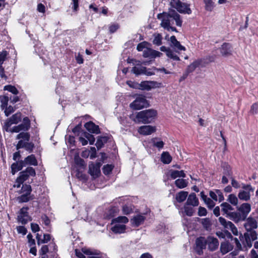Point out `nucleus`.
<instances>
[{
	"label": "nucleus",
	"instance_id": "obj_4",
	"mask_svg": "<svg viewBox=\"0 0 258 258\" xmlns=\"http://www.w3.org/2000/svg\"><path fill=\"white\" fill-rule=\"evenodd\" d=\"M30 135L27 132H21L16 136V139L20 140L16 145L17 150L24 148L29 153H32L34 148V144L29 142Z\"/></svg>",
	"mask_w": 258,
	"mask_h": 258
},
{
	"label": "nucleus",
	"instance_id": "obj_63",
	"mask_svg": "<svg viewBox=\"0 0 258 258\" xmlns=\"http://www.w3.org/2000/svg\"><path fill=\"white\" fill-rule=\"evenodd\" d=\"M48 251V247L46 245H43L40 250H39V253L40 255H44L46 254V253Z\"/></svg>",
	"mask_w": 258,
	"mask_h": 258
},
{
	"label": "nucleus",
	"instance_id": "obj_27",
	"mask_svg": "<svg viewBox=\"0 0 258 258\" xmlns=\"http://www.w3.org/2000/svg\"><path fill=\"white\" fill-rule=\"evenodd\" d=\"M203 61L202 59H198L194 61L192 63L187 67L186 71L188 73H190L194 72L195 69L199 66L204 67V65H203Z\"/></svg>",
	"mask_w": 258,
	"mask_h": 258
},
{
	"label": "nucleus",
	"instance_id": "obj_56",
	"mask_svg": "<svg viewBox=\"0 0 258 258\" xmlns=\"http://www.w3.org/2000/svg\"><path fill=\"white\" fill-rule=\"evenodd\" d=\"M215 56H209L207 57L205 59L203 60V65H204V67L205 66L206 64H208L210 62H213L215 60Z\"/></svg>",
	"mask_w": 258,
	"mask_h": 258
},
{
	"label": "nucleus",
	"instance_id": "obj_17",
	"mask_svg": "<svg viewBox=\"0 0 258 258\" xmlns=\"http://www.w3.org/2000/svg\"><path fill=\"white\" fill-rule=\"evenodd\" d=\"M207 245H208V248L211 251H214L218 247V240L214 237L208 236L207 238Z\"/></svg>",
	"mask_w": 258,
	"mask_h": 258
},
{
	"label": "nucleus",
	"instance_id": "obj_12",
	"mask_svg": "<svg viewBox=\"0 0 258 258\" xmlns=\"http://www.w3.org/2000/svg\"><path fill=\"white\" fill-rule=\"evenodd\" d=\"M21 113L20 112H17L6 119L4 126H6L7 128L11 127L12 124L18 123L21 121Z\"/></svg>",
	"mask_w": 258,
	"mask_h": 258
},
{
	"label": "nucleus",
	"instance_id": "obj_6",
	"mask_svg": "<svg viewBox=\"0 0 258 258\" xmlns=\"http://www.w3.org/2000/svg\"><path fill=\"white\" fill-rule=\"evenodd\" d=\"M242 189L239 191L238 197L241 201L247 202L250 199V193L253 192L254 188L250 184H242Z\"/></svg>",
	"mask_w": 258,
	"mask_h": 258
},
{
	"label": "nucleus",
	"instance_id": "obj_52",
	"mask_svg": "<svg viewBox=\"0 0 258 258\" xmlns=\"http://www.w3.org/2000/svg\"><path fill=\"white\" fill-rule=\"evenodd\" d=\"M206 4V9L207 10L211 11L214 7V3L212 0H206L205 1Z\"/></svg>",
	"mask_w": 258,
	"mask_h": 258
},
{
	"label": "nucleus",
	"instance_id": "obj_39",
	"mask_svg": "<svg viewBox=\"0 0 258 258\" xmlns=\"http://www.w3.org/2000/svg\"><path fill=\"white\" fill-rule=\"evenodd\" d=\"M170 176L172 179H175L178 177H185V174L183 170H173L171 172Z\"/></svg>",
	"mask_w": 258,
	"mask_h": 258
},
{
	"label": "nucleus",
	"instance_id": "obj_21",
	"mask_svg": "<svg viewBox=\"0 0 258 258\" xmlns=\"http://www.w3.org/2000/svg\"><path fill=\"white\" fill-rule=\"evenodd\" d=\"M220 50L222 56H228L231 54L232 46L228 43H224L220 48Z\"/></svg>",
	"mask_w": 258,
	"mask_h": 258
},
{
	"label": "nucleus",
	"instance_id": "obj_1",
	"mask_svg": "<svg viewBox=\"0 0 258 258\" xmlns=\"http://www.w3.org/2000/svg\"><path fill=\"white\" fill-rule=\"evenodd\" d=\"M173 20L175 21L177 26H181L182 21L180 19V16L175 10L170 9L167 13L162 14L161 26L169 31H176V28L171 26L173 24Z\"/></svg>",
	"mask_w": 258,
	"mask_h": 258
},
{
	"label": "nucleus",
	"instance_id": "obj_32",
	"mask_svg": "<svg viewBox=\"0 0 258 258\" xmlns=\"http://www.w3.org/2000/svg\"><path fill=\"white\" fill-rule=\"evenodd\" d=\"M34 196L33 195H28L26 194H22L20 196L17 197V201L19 203H26L28 201L33 200Z\"/></svg>",
	"mask_w": 258,
	"mask_h": 258
},
{
	"label": "nucleus",
	"instance_id": "obj_22",
	"mask_svg": "<svg viewBox=\"0 0 258 258\" xmlns=\"http://www.w3.org/2000/svg\"><path fill=\"white\" fill-rule=\"evenodd\" d=\"M84 126L87 130L91 133L96 134H98L100 133V129L99 126L96 125L92 121H89L86 123Z\"/></svg>",
	"mask_w": 258,
	"mask_h": 258
},
{
	"label": "nucleus",
	"instance_id": "obj_19",
	"mask_svg": "<svg viewBox=\"0 0 258 258\" xmlns=\"http://www.w3.org/2000/svg\"><path fill=\"white\" fill-rule=\"evenodd\" d=\"M155 131V127L151 125H143L138 129V132L143 135H149Z\"/></svg>",
	"mask_w": 258,
	"mask_h": 258
},
{
	"label": "nucleus",
	"instance_id": "obj_40",
	"mask_svg": "<svg viewBox=\"0 0 258 258\" xmlns=\"http://www.w3.org/2000/svg\"><path fill=\"white\" fill-rule=\"evenodd\" d=\"M187 181L184 179H178L175 181V184L179 188H183L187 186Z\"/></svg>",
	"mask_w": 258,
	"mask_h": 258
},
{
	"label": "nucleus",
	"instance_id": "obj_20",
	"mask_svg": "<svg viewBox=\"0 0 258 258\" xmlns=\"http://www.w3.org/2000/svg\"><path fill=\"white\" fill-rule=\"evenodd\" d=\"M196 245L198 253L201 254L202 249L206 248L207 245V238L200 237L196 239Z\"/></svg>",
	"mask_w": 258,
	"mask_h": 258
},
{
	"label": "nucleus",
	"instance_id": "obj_15",
	"mask_svg": "<svg viewBox=\"0 0 258 258\" xmlns=\"http://www.w3.org/2000/svg\"><path fill=\"white\" fill-rule=\"evenodd\" d=\"M246 231V232L244 234V236L247 245L250 247L252 246L251 241L257 239V234L253 230Z\"/></svg>",
	"mask_w": 258,
	"mask_h": 258
},
{
	"label": "nucleus",
	"instance_id": "obj_9",
	"mask_svg": "<svg viewBox=\"0 0 258 258\" xmlns=\"http://www.w3.org/2000/svg\"><path fill=\"white\" fill-rule=\"evenodd\" d=\"M101 165V163L99 162L95 163L93 162H90L89 163L88 173L93 178H96L100 175L101 173L100 168Z\"/></svg>",
	"mask_w": 258,
	"mask_h": 258
},
{
	"label": "nucleus",
	"instance_id": "obj_28",
	"mask_svg": "<svg viewBox=\"0 0 258 258\" xmlns=\"http://www.w3.org/2000/svg\"><path fill=\"white\" fill-rule=\"evenodd\" d=\"M23 167H25L22 163V160L16 161L11 165V173L14 175L16 172L22 170Z\"/></svg>",
	"mask_w": 258,
	"mask_h": 258
},
{
	"label": "nucleus",
	"instance_id": "obj_54",
	"mask_svg": "<svg viewBox=\"0 0 258 258\" xmlns=\"http://www.w3.org/2000/svg\"><path fill=\"white\" fill-rule=\"evenodd\" d=\"M5 114L6 116H9L11 113L15 111V109L12 106H6L5 107Z\"/></svg>",
	"mask_w": 258,
	"mask_h": 258
},
{
	"label": "nucleus",
	"instance_id": "obj_45",
	"mask_svg": "<svg viewBox=\"0 0 258 258\" xmlns=\"http://www.w3.org/2000/svg\"><path fill=\"white\" fill-rule=\"evenodd\" d=\"M82 251L84 254L88 255H98L99 254V251L96 250H91L90 249L82 248Z\"/></svg>",
	"mask_w": 258,
	"mask_h": 258
},
{
	"label": "nucleus",
	"instance_id": "obj_31",
	"mask_svg": "<svg viewBox=\"0 0 258 258\" xmlns=\"http://www.w3.org/2000/svg\"><path fill=\"white\" fill-rule=\"evenodd\" d=\"M145 219V217L141 215H138L131 219L132 224L136 227L141 225Z\"/></svg>",
	"mask_w": 258,
	"mask_h": 258
},
{
	"label": "nucleus",
	"instance_id": "obj_53",
	"mask_svg": "<svg viewBox=\"0 0 258 258\" xmlns=\"http://www.w3.org/2000/svg\"><path fill=\"white\" fill-rule=\"evenodd\" d=\"M250 113L253 115L258 113V102L254 103L251 106Z\"/></svg>",
	"mask_w": 258,
	"mask_h": 258
},
{
	"label": "nucleus",
	"instance_id": "obj_43",
	"mask_svg": "<svg viewBox=\"0 0 258 258\" xmlns=\"http://www.w3.org/2000/svg\"><path fill=\"white\" fill-rule=\"evenodd\" d=\"M32 188L30 185L29 184H23L21 188V193L22 194H26L28 195H32Z\"/></svg>",
	"mask_w": 258,
	"mask_h": 258
},
{
	"label": "nucleus",
	"instance_id": "obj_44",
	"mask_svg": "<svg viewBox=\"0 0 258 258\" xmlns=\"http://www.w3.org/2000/svg\"><path fill=\"white\" fill-rule=\"evenodd\" d=\"M9 100V97L7 95L0 96V101L2 103L1 107L3 109H4L8 105Z\"/></svg>",
	"mask_w": 258,
	"mask_h": 258
},
{
	"label": "nucleus",
	"instance_id": "obj_26",
	"mask_svg": "<svg viewBox=\"0 0 258 258\" xmlns=\"http://www.w3.org/2000/svg\"><path fill=\"white\" fill-rule=\"evenodd\" d=\"M20 131L26 132L28 131L30 127V120L28 117H25L23 119V122L18 125Z\"/></svg>",
	"mask_w": 258,
	"mask_h": 258
},
{
	"label": "nucleus",
	"instance_id": "obj_33",
	"mask_svg": "<svg viewBox=\"0 0 258 258\" xmlns=\"http://www.w3.org/2000/svg\"><path fill=\"white\" fill-rule=\"evenodd\" d=\"M188 196V192L180 191L176 195V200L177 202L180 203L185 200Z\"/></svg>",
	"mask_w": 258,
	"mask_h": 258
},
{
	"label": "nucleus",
	"instance_id": "obj_64",
	"mask_svg": "<svg viewBox=\"0 0 258 258\" xmlns=\"http://www.w3.org/2000/svg\"><path fill=\"white\" fill-rule=\"evenodd\" d=\"M76 176L80 180H82L84 181H86L87 178V176L86 174H84L80 172H78V173L76 174Z\"/></svg>",
	"mask_w": 258,
	"mask_h": 258
},
{
	"label": "nucleus",
	"instance_id": "obj_58",
	"mask_svg": "<svg viewBox=\"0 0 258 258\" xmlns=\"http://www.w3.org/2000/svg\"><path fill=\"white\" fill-rule=\"evenodd\" d=\"M75 162L76 164L80 166H84V161L83 159L80 158L79 156L75 157Z\"/></svg>",
	"mask_w": 258,
	"mask_h": 258
},
{
	"label": "nucleus",
	"instance_id": "obj_29",
	"mask_svg": "<svg viewBox=\"0 0 258 258\" xmlns=\"http://www.w3.org/2000/svg\"><path fill=\"white\" fill-rule=\"evenodd\" d=\"M126 226L124 224L115 223V225L112 227L111 230L115 233H123L125 232Z\"/></svg>",
	"mask_w": 258,
	"mask_h": 258
},
{
	"label": "nucleus",
	"instance_id": "obj_38",
	"mask_svg": "<svg viewBox=\"0 0 258 258\" xmlns=\"http://www.w3.org/2000/svg\"><path fill=\"white\" fill-rule=\"evenodd\" d=\"M161 161L165 164H169L172 160L171 156L168 152H163L161 157Z\"/></svg>",
	"mask_w": 258,
	"mask_h": 258
},
{
	"label": "nucleus",
	"instance_id": "obj_50",
	"mask_svg": "<svg viewBox=\"0 0 258 258\" xmlns=\"http://www.w3.org/2000/svg\"><path fill=\"white\" fill-rule=\"evenodd\" d=\"M4 128L7 132L19 133L20 132H21L18 125L14 126L12 128H11V127H8V128L6 126H4Z\"/></svg>",
	"mask_w": 258,
	"mask_h": 258
},
{
	"label": "nucleus",
	"instance_id": "obj_36",
	"mask_svg": "<svg viewBox=\"0 0 258 258\" xmlns=\"http://www.w3.org/2000/svg\"><path fill=\"white\" fill-rule=\"evenodd\" d=\"M184 212L188 216H192L195 210L191 206L185 204L183 206Z\"/></svg>",
	"mask_w": 258,
	"mask_h": 258
},
{
	"label": "nucleus",
	"instance_id": "obj_51",
	"mask_svg": "<svg viewBox=\"0 0 258 258\" xmlns=\"http://www.w3.org/2000/svg\"><path fill=\"white\" fill-rule=\"evenodd\" d=\"M156 138H154L152 140L153 145L159 149L162 148L164 144L163 142L162 141H156Z\"/></svg>",
	"mask_w": 258,
	"mask_h": 258
},
{
	"label": "nucleus",
	"instance_id": "obj_42",
	"mask_svg": "<svg viewBox=\"0 0 258 258\" xmlns=\"http://www.w3.org/2000/svg\"><path fill=\"white\" fill-rule=\"evenodd\" d=\"M128 222V219L125 216H119L112 220L113 223H126Z\"/></svg>",
	"mask_w": 258,
	"mask_h": 258
},
{
	"label": "nucleus",
	"instance_id": "obj_35",
	"mask_svg": "<svg viewBox=\"0 0 258 258\" xmlns=\"http://www.w3.org/2000/svg\"><path fill=\"white\" fill-rule=\"evenodd\" d=\"M231 249V245L228 242H222L220 245V250L223 254H225Z\"/></svg>",
	"mask_w": 258,
	"mask_h": 258
},
{
	"label": "nucleus",
	"instance_id": "obj_48",
	"mask_svg": "<svg viewBox=\"0 0 258 258\" xmlns=\"http://www.w3.org/2000/svg\"><path fill=\"white\" fill-rule=\"evenodd\" d=\"M4 90H7L15 95H17L18 93V91L17 88L13 86L7 85L4 87Z\"/></svg>",
	"mask_w": 258,
	"mask_h": 258
},
{
	"label": "nucleus",
	"instance_id": "obj_59",
	"mask_svg": "<svg viewBox=\"0 0 258 258\" xmlns=\"http://www.w3.org/2000/svg\"><path fill=\"white\" fill-rule=\"evenodd\" d=\"M27 237L28 238V243L30 246H34L35 245V241L34 239H33V236L32 234L30 233L28 234Z\"/></svg>",
	"mask_w": 258,
	"mask_h": 258
},
{
	"label": "nucleus",
	"instance_id": "obj_11",
	"mask_svg": "<svg viewBox=\"0 0 258 258\" xmlns=\"http://www.w3.org/2000/svg\"><path fill=\"white\" fill-rule=\"evenodd\" d=\"M162 83L156 81H142L139 84V89L150 90L152 88H159Z\"/></svg>",
	"mask_w": 258,
	"mask_h": 258
},
{
	"label": "nucleus",
	"instance_id": "obj_8",
	"mask_svg": "<svg viewBox=\"0 0 258 258\" xmlns=\"http://www.w3.org/2000/svg\"><path fill=\"white\" fill-rule=\"evenodd\" d=\"M36 175L35 169L32 167H28L25 170L20 172V175L16 179L17 182L23 183L30 176L34 177Z\"/></svg>",
	"mask_w": 258,
	"mask_h": 258
},
{
	"label": "nucleus",
	"instance_id": "obj_2",
	"mask_svg": "<svg viewBox=\"0 0 258 258\" xmlns=\"http://www.w3.org/2000/svg\"><path fill=\"white\" fill-rule=\"evenodd\" d=\"M237 211L230 214V220L235 223L243 221L246 219L251 211V205L247 203H244L236 207Z\"/></svg>",
	"mask_w": 258,
	"mask_h": 258
},
{
	"label": "nucleus",
	"instance_id": "obj_47",
	"mask_svg": "<svg viewBox=\"0 0 258 258\" xmlns=\"http://www.w3.org/2000/svg\"><path fill=\"white\" fill-rule=\"evenodd\" d=\"M113 168V166L111 164H107L106 165H104L103 168V172L104 174L105 175H108L109 174L112 169Z\"/></svg>",
	"mask_w": 258,
	"mask_h": 258
},
{
	"label": "nucleus",
	"instance_id": "obj_14",
	"mask_svg": "<svg viewBox=\"0 0 258 258\" xmlns=\"http://www.w3.org/2000/svg\"><path fill=\"white\" fill-rule=\"evenodd\" d=\"M132 72L136 75L145 74L147 76H152L154 75V73L151 72L149 69L147 70L146 67L138 64L132 68Z\"/></svg>",
	"mask_w": 258,
	"mask_h": 258
},
{
	"label": "nucleus",
	"instance_id": "obj_3",
	"mask_svg": "<svg viewBox=\"0 0 258 258\" xmlns=\"http://www.w3.org/2000/svg\"><path fill=\"white\" fill-rule=\"evenodd\" d=\"M157 114L156 110L150 109L138 112L137 113L135 117L133 115H131L130 118L136 123L147 124L153 120Z\"/></svg>",
	"mask_w": 258,
	"mask_h": 258
},
{
	"label": "nucleus",
	"instance_id": "obj_30",
	"mask_svg": "<svg viewBox=\"0 0 258 258\" xmlns=\"http://www.w3.org/2000/svg\"><path fill=\"white\" fill-rule=\"evenodd\" d=\"M170 41L172 44L171 46L174 47L175 48L179 50H185V48L183 46L181 45L180 42L177 41L175 36H172L170 37Z\"/></svg>",
	"mask_w": 258,
	"mask_h": 258
},
{
	"label": "nucleus",
	"instance_id": "obj_46",
	"mask_svg": "<svg viewBox=\"0 0 258 258\" xmlns=\"http://www.w3.org/2000/svg\"><path fill=\"white\" fill-rule=\"evenodd\" d=\"M166 55L170 58L174 60L179 61L180 60L179 57L175 54L174 52L171 49L168 50Z\"/></svg>",
	"mask_w": 258,
	"mask_h": 258
},
{
	"label": "nucleus",
	"instance_id": "obj_49",
	"mask_svg": "<svg viewBox=\"0 0 258 258\" xmlns=\"http://www.w3.org/2000/svg\"><path fill=\"white\" fill-rule=\"evenodd\" d=\"M8 53L6 51H2L0 52V69L3 70L2 64L6 60Z\"/></svg>",
	"mask_w": 258,
	"mask_h": 258
},
{
	"label": "nucleus",
	"instance_id": "obj_60",
	"mask_svg": "<svg viewBox=\"0 0 258 258\" xmlns=\"http://www.w3.org/2000/svg\"><path fill=\"white\" fill-rule=\"evenodd\" d=\"M207 210L206 208L200 207L198 211V215L199 216H205L207 215Z\"/></svg>",
	"mask_w": 258,
	"mask_h": 258
},
{
	"label": "nucleus",
	"instance_id": "obj_37",
	"mask_svg": "<svg viewBox=\"0 0 258 258\" xmlns=\"http://www.w3.org/2000/svg\"><path fill=\"white\" fill-rule=\"evenodd\" d=\"M108 141V137H100L97 139L96 146L98 149L101 148L104 144Z\"/></svg>",
	"mask_w": 258,
	"mask_h": 258
},
{
	"label": "nucleus",
	"instance_id": "obj_10",
	"mask_svg": "<svg viewBox=\"0 0 258 258\" xmlns=\"http://www.w3.org/2000/svg\"><path fill=\"white\" fill-rule=\"evenodd\" d=\"M29 208L24 207L20 210L19 215L18 216V220L22 224H26L29 221H31V217L29 215L27 212Z\"/></svg>",
	"mask_w": 258,
	"mask_h": 258
},
{
	"label": "nucleus",
	"instance_id": "obj_23",
	"mask_svg": "<svg viewBox=\"0 0 258 258\" xmlns=\"http://www.w3.org/2000/svg\"><path fill=\"white\" fill-rule=\"evenodd\" d=\"M244 227L246 230H254L257 227L256 221L253 218L249 217L246 219Z\"/></svg>",
	"mask_w": 258,
	"mask_h": 258
},
{
	"label": "nucleus",
	"instance_id": "obj_57",
	"mask_svg": "<svg viewBox=\"0 0 258 258\" xmlns=\"http://www.w3.org/2000/svg\"><path fill=\"white\" fill-rule=\"evenodd\" d=\"M148 44V42H147L146 41H144V42H142L141 43H140L137 45V49L139 51H144L143 49L146 48L147 45Z\"/></svg>",
	"mask_w": 258,
	"mask_h": 258
},
{
	"label": "nucleus",
	"instance_id": "obj_5",
	"mask_svg": "<svg viewBox=\"0 0 258 258\" xmlns=\"http://www.w3.org/2000/svg\"><path fill=\"white\" fill-rule=\"evenodd\" d=\"M171 6L175 9L181 14H190L191 10L189 8V5L182 3L180 0H171L170 3Z\"/></svg>",
	"mask_w": 258,
	"mask_h": 258
},
{
	"label": "nucleus",
	"instance_id": "obj_61",
	"mask_svg": "<svg viewBox=\"0 0 258 258\" xmlns=\"http://www.w3.org/2000/svg\"><path fill=\"white\" fill-rule=\"evenodd\" d=\"M207 205L208 208L212 209L215 206V203L211 199L208 198L205 202H204Z\"/></svg>",
	"mask_w": 258,
	"mask_h": 258
},
{
	"label": "nucleus",
	"instance_id": "obj_7",
	"mask_svg": "<svg viewBox=\"0 0 258 258\" xmlns=\"http://www.w3.org/2000/svg\"><path fill=\"white\" fill-rule=\"evenodd\" d=\"M149 106L148 101L147 100L145 96L142 95H138L136 99L130 105V107L134 110H140L143 108L147 107Z\"/></svg>",
	"mask_w": 258,
	"mask_h": 258
},
{
	"label": "nucleus",
	"instance_id": "obj_24",
	"mask_svg": "<svg viewBox=\"0 0 258 258\" xmlns=\"http://www.w3.org/2000/svg\"><path fill=\"white\" fill-rule=\"evenodd\" d=\"M222 211L226 215V217L230 219V214L232 213L231 212L234 210L232 206L227 202H224L221 204Z\"/></svg>",
	"mask_w": 258,
	"mask_h": 258
},
{
	"label": "nucleus",
	"instance_id": "obj_13",
	"mask_svg": "<svg viewBox=\"0 0 258 258\" xmlns=\"http://www.w3.org/2000/svg\"><path fill=\"white\" fill-rule=\"evenodd\" d=\"M219 221L225 228L230 230L234 235H238L237 229L231 222L227 221L222 217L219 218Z\"/></svg>",
	"mask_w": 258,
	"mask_h": 258
},
{
	"label": "nucleus",
	"instance_id": "obj_25",
	"mask_svg": "<svg viewBox=\"0 0 258 258\" xmlns=\"http://www.w3.org/2000/svg\"><path fill=\"white\" fill-rule=\"evenodd\" d=\"M185 204L191 206L192 207H196L199 205V200L196 195L195 193L190 194L187 199Z\"/></svg>",
	"mask_w": 258,
	"mask_h": 258
},
{
	"label": "nucleus",
	"instance_id": "obj_55",
	"mask_svg": "<svg viewBox=\"0 0 258 258\" xmlns=\"http://www.w3.org/2000/svg\"><path fill=\"white\" fill-rule=\"evenodd\" d=\"M232 172L230 167L228 166H227L224 169L223 176H225L229 177L230 179H231V177H232Z\"/></svg>",
	"mask_w": 258,
	"mask_h": 258
},
{
	"label": "nucleus",
	"instance_id": "obj_62",
	"mask_svg": "<svg viewBox=\"0 0 258 258\" xmlns=\"http://www.w3.org/2000/svg\"><path fill=\"white\" fill-rule=\"evenodd\" d=\"M216 191L217 194L218 201H219V202H221L222 201H223L224 200V198L222 191L219 189H216Z\"/></svg>",
	"mask_w": 258,
	"mask_h": 258
},
{
	"label": "nucleus",
	"instance_id": "obj_16",
	"mask_svg": "<svg viewBox=\"0 0 258 258\" xmlns=\"http://www.w3.org/2000/svg\"><path fill=\"white\" fill-rule=\"evenodd\" d=\"M22 163L25 167L26 166H37L38 161L35 157L33 154H31L26 158L23 160H22Z\"/></svg>",
	"mask_w": 258,
	"mask_h": 258
},
{
	"label": "nucleus",
	"instance_id": "obj_34",
	"mask_svg": "<svg viewBox=\"0 0 258 258\" xmlns=\"http://www.w3.org/2000/svg\"><path fill=\"white\" fill-rule=\"evenodd\" d=\"M238 197L233 194H230L227 201L234 206H238Z\"/></svg>",
	"mask_w": 258,
	"mask_h": 258
},
{
	"label": "nucleus",
	"instance_id": "obj_41",
	"mask_svg": "<svg viewBox=\"0 0 258 258\" xmlns=\"http://www.w3.org/2000/svg\"><path fill=\"white\" fill-rule=\"evenodd\" d=\"M153 36L154 39L153 40V43L158 46L161 45L162 40V35L159 33H157L154 34Z\"/></svg>",
	"mask_w": 258,
	"mask_h": 258
},
{
	"label": "nucleus",
	"instance_id": "obj_18",
	"mask_svg": "<svg viewBox=\"0 0 258 258\" xmlns=\"http://www.w3.org/2000/svg\"><path fill=\"white\" fill-rule=\"evenodd\" d=\"M162 53L159 51L146 48L143 51V56L144 57H150L151 58H155L156 57H160Z\"/></svg>",
	"mask_w": 258,
	"mask_h": 258
}]
</instances>
